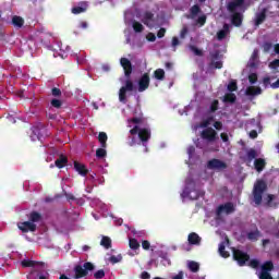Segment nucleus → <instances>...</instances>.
Returning a JSON list of instances; mask_svg holds the SVG:
<instances>
[{
  "label": "nucleus",
  "instance_id": "864d4df0",
  "mask_svg": "<svg viewBox=\"0 0 279 279\" xmlns=\"http://www.w3.org/2000/svg\"><path fill=\"white\" fill-rule=\"evenodd\" d=\"M279 68V59H275L272 62L269 63V69L276 70Z\"/></svg>",
  "mask_w": 279,
  "mask_h": 279
},
{
  "label": "nucleus",
  "instance_id": "c756f323",
  "mask_svg": "<svg viewBox=\"0 0 279 279\" xmlns=\"http://www.w3.org/2000/svg\"><path fill=\"white\" fill-rule=\"evenodd\" d=\"M258 236H260V231H251L247 233L248 241H258Z\"/></svg>",
  "mask_w": 279,
  "mask_h": 279
},
{
  "label": "nucleus",
  "instance_id": "a19ab883",
  "mask_svg": "<svg viewBox=\"0 0 279 279\" xmlns=\"http://www.w3.org/2000/svg\"><path fill=\"white\" fill-rule=\"evenodd\" d=\"M209 66H211V69H223V62H221V61H211Z\"/></svg>",
  "mask_w": 279,
  "mask_h": 279
},
{
  "label": "nucleus",
  "instance_id": "e433bc0d",
  "mask_svg": "<svg viewBox=\"0 0 279 279\" xmlns=\"http://www.w3.org/2000/svg\"><path fill=\"white\" fill-rule=\"evenodd\" d=\"M218 110H219V100L215 99L209 107V112H217Z\"/></svg>",
  "mask_w": 279,
  "mask_h": 279
},
{
  "label": "nucleus",
  "instance_id": "b1692460",
  "mask_svg": "<svg viewBox=\"0 0 279 279\" xmlns=\"http://www.w3.org/2000/svg\"><path fill=\"white\" fill-rule=\"evenodd\" d=\"M22 267H36V265H45V263L43 262H34V260H31V259H23L22 263H21Z\"/></svg>",
  "mask_w": 279,
  "mask_h": 279
},
{
  "label": "nucleus",
  "instance_id": "9b49d317",
  "mask_svg": "<svg viewBox=\"0 0 279 279\" xmlns=\"http://www.w3.org/2000/svg\"><path fill=\"white\" fill-rule=\"evenodd\" d=\"M19 230H21L24 233L27 232H36V223H33L32 221H24V222H20L17 225Z\"/></svg>",
  "mask_w": 279,
  "mask_h": 279
},
{
  "label": "nucleus",
  "instance_id": "69168bd1",
  "mask_svg": "<svg viewBox=\"0 0 279 279\" xmlns=\"http://www.w3.org/2000/svg\"><path fill=\"white\" fill-rule=\"evenodd\" d=\"M250 265H251V267H253V269H256V267H258L259 263L257 259H252L250 262Z\"/></svg>",
  "mask_w": 279,
  "mask_h": 279
},
{
  "label": "nucleus",
  "instance_id": "ddd939ff",
  "mask_svg": "<svg viewBox=\"0 0 279 279\" xmlns=\"http://www.w3.org/2000/svg\"><path fill=\"white\" fill-rule=\"evenodd\" d=\"M202 193L197 192V191H191L189 190V187H185L183 190V192L181 193V197L183 199H186V197H190L191 199L195 201V199H199Z\"/></svg>",
  "mask_w": 279,
  "mask_h": 279
},
{
  "label": "nucleus",
  "instance_id": "39448f33",
  "mask_svg": "<svg viewBox=\"0 0 279 279\" xmlns=\"http://www.w3.org/2000/svg\"><path fill=\"white\" fill-rule=\"evenodd\" d=\"M131 136L138 135L140 141L145 145L151 138V131L149 129H141L138 125H135L133 129L130 130Z\"/></svg>",
  "mask_w": 279,
  "mask_h": 279
},
{
  "label": "nucleus",
  "instance_id": "58836bf2",
  "mask_svg": "<svg viewBox=\"0 0 279 279\" xmlns=\"http://www.w3.org/2000/svg\"><path fill=\"white\" fill-rule=\"evenodd\" d=\"M211 121H214L213 117L207 118L206 120L201 122L199 128H204L205 130L208 129V125H210Z\"/></svg>",
  "mask_w": 279,
  "mask_h": 279
},
{
  "label": "nucleus",
  "instance_id": "8fccbe9b",
  "mask_svg": "<svg viewBox=\"0 0 279 279\" xmlns=\"http://www.w3.org/2000/svg\"><path fill=\"white\" fill-rule=\"evenodd\" d=\"M128 123H134L135 125H138V123H143V118H131L128 120Z\"/></svg>",
  "mask_w": 279,
  "mask_h": 279
},
{
  "label": "nucleus",
  "instance_id": "4be33fe9",
  "mask_svg": "<svg viewBox=\"0 0 279 279\" xmlns=\"http://www.w3.org/2000/svg\"><path fill=\"white\" fill-rule=\"evenodd\" d=\"M223 104H236V95L232 92L225 94Z\"/></svg>",
  "mask_w": 279,
  "mask_h": 279
},
{
  "label": "nucleus",
  "instance_id": "49530a36",
  "mask_svg": "<svg viewBox=\"0 0 279 279\" xmlns=\"http://www.w3.org/2000/svg\"><path fill=\"white\" fill-rule=\"evenodd\" d=\"M263 49L265 53H269L274 49V45L271 43H264Z\"/></svg>",
  "mask_w": 279,
  "mask_h": 279
},
{
  "label": "nucleus",
  "instance_id": "de8ad7c7",
  "mask_svg": "<svg viewBox=\"0 0 279 279\" xmlns=\"http://www.w3.org/2000/svg\"><path fill=\"white\" fill-rule=\"evenodd\" d=\"M94 278H96V279L106 278V271L104 269L97 270L94 274Z\"/></svg>",
  "mask_w": 279,
  "mask_h": 279
},
{
  "label": "nucleus",
  "instance_id": "13d9d810",
  "mask_svg": "<svg viewBox=\"0 0 279 279\" xmlns=\"http://www.w3.org/2000/svg\"><path fill=\"white\" fill-rule=\"evenodd\" d=\"M129 146L134 147L136 145V137L135 136H129Z\"/></svg>",
  "mask_w": 279,
  "mask_h": 279
},
{
  "label": "nucleus",
  "instance_id": "3c124183",
  "mask_svg": "<svg viewBox=\"0 0 279 279\" xmlns=\"http://www.w3.org/2000/svg\"><path fill=\"white\" fill-rule=\"evenodd\" d=\"M51 94L53 97H60L62 95V90H60V88H58V87H53L51 89Z\"/></svg>",
  "mask_w": 279,
  "mask_h": 279
},
{
  "label": "nucleus",
  "instance_id": "0e129e2a",
  "mask_svg": "<svg viewBox=\"0 0 279 279\" xmlns=\"http://www.w3.org/2000/svg\"><path fill=\"white\" fill-rule=\"evenodd\" d=\"M197 23H199V25H205L206 24V15L199 16L197 20Z\"/></svg>",
  "mask_w": 279,
  "mask_h": 279
},
{
  "label": "nucleus",
  "instance_id": "052dcab7",
  "mask_svg": "<svg viewBox=\"0 0 279 279\" xmlns=\"http://www.w3.org/2000/svg\"><path fill=\"white\" fill-rule=\"evenodd\" d=\"M220 138L223 143H228V141H230V137L228 136V133H221Z\"/></svg>",
  "mask_w": 279,
  "mask_h": 279
},
{
  "label": "nucleus",
  "instance_id": "473e14b6",
  "mask_svg": "<svg viewBox=\"0 0 279 279\" xmlns=\"http://www.w3.org/2000/svg\"><path fill=\"white\" fill-rule=\"evenodd\" d=\"M129 246L131 250H138V247H141V244L138 243L137 239H130L129 240Z\"/></svg>",
  "mask_w": 279,
  "mask_h": 279
},
{
  "label": "nucleus",
  "instance_id": "6e6552de",
  "mask_svg": "<svg viewBox=\"0 0 279 279\" xmlns=\"http://www.w3.org/2000/svg\"><path fill=\"white\" fill-rule=\"evenodd\" d=\"M201 137L203 138V141H208V143H215V141H217V138H219L217 136V131H215V129H213V128H207V129L203 130L201 132Z\"/></svg>",
  "mask_w": 279,
  "mask_h": 279
},
{
  "label": "nucleus",
  "instance_id": "423d86ee",
  "mask_svg": "<svg viewBox=\"0 0 279 279\" xmlns=\"http://www.w3.org/2000/svg\"><path fill=\"white\" fill-rule=\"evenodd\" d=\"M234 210H236L234 208V204L228 202V203L221 204L217 207L216 215H217V217H221V215H232V213H234Z\"/></svg>",
  "mask_w": 279,
  "mask_h": 279
},
{
  "label": "nucleus",
  "instance_id": "09e8293b",
  "mask_svg": "<svg viewBox=\"0 0 279 279\" xmlns=\"http://www.w3.org/2000/svg\"><path fill=\"white\" fill-rule=\"evenodd\" d=\"M263 85H264L265 88H269V86H271V77L265 76L263 78Z\"/></svg>",
  "mask_w": 279,
  "mask_h": 279
},
{
  "label": "nucleus",
  "instance_id": "5fc2aeb1",
  "mask_svg": "<svg viewBox=\"0 0 279 279\" xmlns=\"http://www.w3.org/2000/svg\"><path fill=\"white\" fill-rule=\"evenodd\" d=\"M247 158H248V160H254V158H256V150L255 149H250L247 151Z\"/></svg>",
  "mask_w": 279,
  "mask_h": 279
},
{
  "label": "nucleus",
  "instance_id": "1a4fd4ad",
  "mask_svg": "<svg viewBox=\"0 0 279 279\" xmlns=\"http://www.w3.org/2000/svg\"><path fill=\"white\" fill-rule=\"evenodd\" d=\"M150 82H151V80L149 78V73H144L137 82L138 93H145V90H147V88H149Z\"/></svg>",
  "mask_w": 279,
  "mask_h": 279
},
{
  "label": "nucleus",
  "instance_id": "a878e982",
  "mask_svg": "<svg viewBox=\"0 0 279 279\" xmlns=\"http://www.w3.org/2000/svg\"><path fill=\"white\" fill-rule=\"evenodd\" d=\"M100 245L105 247V250H110V247H112V240L109 236L104 235Z\"/></svg>",
  "mask_w": 279,
  "mask_h": 279
},
{
  "label": "nucleus",
  "instance_id": "4468645a",
  "mask_svg": "<svg viewBox=\"0 0 279 279\" xmlns=\"http://www.w3.org/2000/svg\"><path fill=\"white\" fill-rule=\"evenodd\" d=\"M142 23L147 27H154L156 25L154 20V13L151 11H146L143 15Z\"/></svg>",
  "mask_w": 279,
  "mask_h": 279
},
{
  "label": "nucleus",
  "instance_id": "c9c22d12",
  "mask_svg": "<svg viewBox=\"0 0 279 279\" xmlns=\"http://www.w3.org/2000/svg\"><path fill=\"white\" fill-rule=\"evenodd\" d=\"M133 29L134 32H136L137 34H141V32H143V29H145V27H143V24H141V22H133Z\"/></svg>",
  "mask_w": 279,
  "mask_h": 279
},
{
  "label": "nucleus",
  "instance_id": "4c0bfd02",
  "mask_svg": "<svg viewBox=\"0 0 279 279\" xmlns=\"http://www.w3.org/2000/svg\"><path fill=\"white\" fill-rule=\"evenodd\" d=\"M190 12L192 14V16H197V14H199V12H202V9L199 8V5L194 4L191 9Z\"/></svg>",
  "mask_w": 279,
  "mask_h": 279
},
{
  "label": "nucleus",
  "instance_id": "c03bdc74",
  "mask_svg": "<svg viewBox=\"0 0 279 279\" xmlns=\"http://www.w3.org/2000/svg\"><path fill=\"white\" fill-rule=\"evenodd\" d=\"M52 108H62V100L53 98L50 101Z\"/></svg>",
  "mask_w": 279,
  "mask_h": 279
},
{
  "label": "nucleus",
  "instance_id": "412c9836",
  "mask_svg": "<svg viewBox=\"0 0 279 279\" xmlns=\"http://www.w3.org/2000/svg\"><path fill=\"white\" fill-rule=\"evenodd\" d=\"M263 93V89L260 87H254V86H248L245 90V95L247 97H254L256 95H260Z\"/></svg>",
  "mask_w": 279,
  "mask_h": 279
},
{
  "label": "nucleus",
  "instance_id": "774afa93",
  "mask_svg": "<svg viewBox=\"0 0 279 279\" xmlns=\"http://www.w3.org/2000/svg\"><path fill=\"white\" fill-rule=\"evenodd\" d=\"M187 154H189V156H193V154H195V146H190L187 148Z\"/></svg>",
  "mask_w": 279,
  "mask_h": 279
},
{
  "label": "nucleus",
  "instance_id": "a18cd8bd",
  "mask_svg": "<svg viewBox=\"0 0 279 279\" xmlns=\"http://www.w3.org/2000/svg\"><path fill=\"white\" fill-rule=\"evenodd\" d=\"M248 82H250V84H256V82H258V74L251 73L248 75Z\"/></svg>",
  "mask_w": 279,
  "mask_h": 279
},
{
  "label": "nucleus",
  "instance_id": "6e6d98bb",
  "mask_svg": "<svg viewBox=\"0 0 279 279\" xmlns=\"http://www.w3.org/2000/svg\"><path fill=\"white\" fill-rule=\"evenodd\" d=\"M146 38L148 43H156V35L154 33H148Z\"/></svg>",
  "mask_w": 279,
  "mask_h": 279
},
{
  "label": "nucleus",
  "instance_id": "f257e3e1",
  "mask_svg": "<svg viewBox=\"0 0 279 279\" xmlns=\"http://www.w3.org/2000/svg\"><path fill=\"white\" fill-rule=\"evenodd\" d=\"M120 64L124 71V77H126V81L124 83V86H122L119 90V100L122 102H125L128 100V93H133V90H136V87L134 86V82H132V61L128 58H121Z\"/></svg>",
  "mask_w": 279,
  "mask_h": 279
},
{
  "label": "nucleus",
  "instance_id": "a211bd4d",
  "mask_svg": "<svg viewBox=\"0 0 279 279\" xmlns=\"http://www.w3.org/2000/svg\"><path fill=\"white\" fill-rule=\"evenodd\" d=\"M28 221H31V223H40V221H43V214L33 210L28 214Z\"/></svg>",
  "mask_w": 279,
  "mask_h": 279
},
{
  "label": "nucleus",
  "instance_id": "603ef678",
  "mask_svg": "<svg viewBox=\"0 0 279 279\" xmlns=\"http://www.w3.org/2000/svg\"><path fill=\"white\" fill-rule=\"evenodd\" d=\"M228 36V33H226V31H219L218 33H217V38H218V40H223V38H226Z\"/></svg>",
  "mask_w": 279,
  "mask_h": 279
},
{
  "label": "nucleus",
  "instance_id": "cd10ccee",
  "mask_svg": "<svg viewBox=\"0 0 279 279\" xmlns=\"http://www.w3.org/2000/svg\"><path fill=\"white\" fill-rule=\"evenodd\" d=\"M254 165H255L256 171H258V173H260V171H263V169H265L266 162H265V159L258 158V159H255Z\"/></svg>",
  "mask_w": 279,
  "mask_h": 279
},
{
  "label": "nucleus",
  "instance_id": "bb28decb",
  "mask_svg": "<svg viewBox=\"0 0 279 279\" xmlns=\"http://www.w3.org/2000/svg\"><path fill=\"white\" fill-rule=\"evenodd\" d=\"M218 251H219L220 256H222V258L230 257V253L228 251H226V242H221L219 244Z\"/></svg>",
  "mask_w": 279,
  "mask_h": 279
},
{
  "label": "nucleus",
  "instance_id": "ea45409f",
  "mask_svg": "<svg viewBox=\"0 0 279 279\" xmlns=\"http://www.w3.org/2000/svg\"><path fill=\"white\" fill-rule=\"evenodd\" d=\"M110 263H112V265H117V263H121V260H123V256L121 255H112L110 258H109Z\"/></svg>",
  "mask_w": 279,
  "mask_h": 279
},
{
  "label": "nucleus",
  "instance_id": "2eb2a0df",
  "mask_svg": "<svg viewBox=\"0 0 279 279\" xmlns=\"http://www.w3.org/2000/svg\"><path fill=\"white\" fill-rule=\"evenodd\" d=\"M208 169H228V165L219 159H211L207 162Z\"/></svg>",
  "mask_w": 279,
  "mask_h": 279
},
{
  "label": "nucleus",
  "instance_id": "72a5a7b5",
  "mask_svg": "<svg viewBox=\"0 0 279 279\" xmlns=\"http://www.w3.org/2000/svg\"><path fill=\"white\" fill-rule=\"evenodd\" d=\"M106 156H108L106 147H101L96 150V158H106Z\"/></svg>",
  "mask_w": 279,
  "mask_h": 279
},
{
  "label": "nucleus",
  "instance_id": "7c9ffc66",
  "mask_svg": "<svg viewBox=\"0 0 279 279\" xmlns=\"http://www.w3.org/2000/svg\"><path fill=\"white\" fill-rule=\"evenodd\" d=\"M154 77H155V80H159L162 82V80H165V70H162V69L155 70Z\"/></svg>",
  "mask_w": 279,
  "mask_h": 279
},
{
  "label": "nucleus",
  "instance_id": "dca6fc26",
  "mask_svg": "<svg viewBox=\"0 0 279 279\" xmlns=\"http://www.w3.org/2000/svg\"><path fill=\"white\" fill-rule=\"evenodd\" d=\"M88 10V2H78L77 7H73L71 9L72 14H83V12H86Z\"/></svg>",
  "mask_w": 279,
  "mask_h": 279
},
{
  "label": "nucleus",
  "instance_id": "f8f14e48",
  "mask_svg": "<svg viewBox=\"0 0 279 279\" xmlns=\"http://www.w3.org/2000/svg\"><path fill=\"white\" fill-rule=\"evenodd\" d=\"M265 21H267V9H263L260 12H257L255 14V19H254L255 27H260V25H263Z\"/></svg>",
  "mask_w": 279,
  "mask_h": 279
},
{
  "label": "nucleus",
  "instance_id": "0eeeda50",
  "mask_svg": "<svg viewBox=\"0 0 279 279\" xmlns=\"http://www.w3.org/2000/svg\"><path fill=\"white\" fill-rule=\"evenodd\" d=\"M233 259L243 267L247 260H250V255L241 250L233 248Z\"/></svg>",
  "mask_w": 279,
  "mask_h": 279
},
{
  "label": "nucleus",
  "instance_id": "20e7f679",
  "mask_svg": "<svg viewBox=\"0 0 279 279\" xmlns=\"http://www.w3.org/2000/svg\"><path fill=\"white\" fill-rule=\"evenodd\" d=\"M88 271H95V264L90 262H86L82 265H76L74 267V278L75 279H81V278H86L88 276Z\"/></svg>",
  "mask_w": 279,
  "mask_h": 279
},
{
  "label": "nucleus",
  "instance_id": "9d476101",
  "mask_svg": "<svg viewBox=\"0 0 279 279\" xmlns=\"http://www.w3.org/2000/svg\"><path fill=\"white\" fill-rule=\"evenodd\" d=\"M274 270V263L266 262L262 265V270L259 272V279H272L271 274L269 271Z\"/></svg>",
  "mask_w": 279,
  "mask_h": 279
},
{
  "label": "nucleus",
  "instance_id": "5701e85b",
  "mask_svg": "<svg viewBox=\"0 0 279 279\" xmlns=\"http://www.w3.org/2000/svg\"><path fill=\"white\" fill-rule=\"evenodd\" d=\"M12 25H14V27L21 28L23 25H25V20H23L21 16L14 15L12 17Z\"/></svg>",
  "mask_w": 279,
  "mask_h": 279
},
{
  "label": "nucleus",
  "instance_id": "bf43d9fd",
  "mask_svg": "<svg viewBox=\"0 0 279 279\" xmlns=\"http://www.w3.org/2000/svg\"><path fill=\"white\" fill-rule=\"evenodd\" d=\"M142 247H143V250H149V247H151V244L149 243V241L144 240L142 242Z\"/></svg>",
  "mask_w": 279,
  "mask_h": 279
},
{
  "label": "nucleus",
  "instance_id": "aec40b11",
  "mask_svg": "<svg viewBox=\"0 0 279 279\" xmlns=\"http://www.w3.org/2000/svg\"><path fill=\"white\" fill-rule=\"evenodd\" d=\"M69 163V158L64 155H60L58 159H56L54 165L58 167V169H64L66 165Z\"/></svg>",
  "mask_w": 279,
  "mask_h": 279
},
{
  "label": "nucleus",
  "instance_id": "393cba45",
  "mask_svg": "<svg viewBox=\"0 0 279 279\" xmlns=\"http://www.w3.org/2000/svg\"><path fill=\"white\" fill-rule=\"evenodd\" d=\"M98 141L101 147H108V134H106V132H100L98 134Z\"/></svg>",
  "mask_w": 279,
  "mask_h": 279
},
{
  "label": "nucleus",
  "instance_id": "37998d69",
  "mask_svg": "<svg viewBox=\"0 0 279 279\" xmlns=\"http://www.w3.org/2000/svg\"><path fill=\"white\" fill-rule=\"evenodd\" d=\"M190 51H193L194 56H204V52L193 45H190Z\"/></svg>",
  "mask_w": 279,
  "mask_h": 279
},
{
  "label": "nucleus",
  "instance_id": "f3484780",
  "mask_svg": "<svg viewBox=\"0 0 279 279\" xmlns=\"http://www.w3.org/2000/svg\"><path fill=\"white\" fill-rule=\"evenodd\" d=\"M74 169L80 175H83V178H86L88 175V169H86V166L84 163L74 161Z\"/></svg>",
  "mask_w": 279,
  "mask_h": 279
},
{
  "label": "nucleus",
  "instance_id": "2f4dec72",
  "mask_svg": "<svg viewBox=\"0 0 279 279\" xmlns=\"http://www.w3.org/2000/svg\"><path fill=\"white\" fill-rule=\"evenodd\" d=\"M189 269L193 274H197V271H199V264L197 262H190L189 263Z\"/></svg>",
  "mask_w": 279,
  "mask_h": 279
},
{
  "label": "nucleus",
  "instance_id": "e2e57ef3",
  "mask_svg": "<svg viewBox=\"0 0 279 279\" xmlns=\"http://www.w3.org/2000/svg\"><path fill=\"white\" fill-rule=\"evenodd\" d=\"M186 34H189V28L187 27L182 28L180 33V38H186Z\"/></svg>",
  "mask_w": 279,
  "mask_h": 279
},
{
  "label": "nucleus",
  "instance_id": "c85d7f7f",
  "mask_svg": "<svg viewBox=\"0 0 279 279\" xmlns=\"http://www.w3.org/2000/svg\"><path fill=\"white\" fill-rule=\"evenodd\" d=\"M227 90H229V93H236V90H239V85L236 84L235 80H231L229 82Z\"/></svg>",
  "mask_w": 279,
  "mask_h": 279
},
{
  "label": "nucleus",
  "instance_id": "4d7b16f0",
  "mask_svg": "<svg viewBox=\"0 0 279 279\" xmlns=\"http://www.w3.org/2000/svg\"><path fill=\"white\" fill-rule=\"evenodd\" d=\"M165 34H167V29H166V28H160V29L157 32V37H158V38H165Z\"/></svg>",
  "mask_w": 279,
  "mask_h": 279
},
{
  "label": "nucleus",
  "instance_id": "680f3d73",
  "mask_svg": "<svg viewBox=\"0 0 279 279\" xmlns=\"http://www.w3.org/2000/svg\"><path fill=\"white\" fill-rule=\"evenodd\" d=\"M214 128H215V130H222L223 123H221V121H216L214 123Z\"/></svg>",
  "mask_w": 279,
  "mask_h": 279
},
{
  "label": "nucleus",
  "instance_id": "f704fd0d",
  "mask_svg": "<svg viewBox=\"0 0 279 279\" xmlns=\"http://www.w3.org/2000/svg\"><path fill=\"white\" fill-rule=\"evenodd\" d=\"M32 132L34 135H31V137L33 138V141L35 138H38V141H40V129L38 126H33L32 128Z\"/></svg>",
  "mask_w": 279,
  "mask_h": 279
},
{
  "label": "nucleus",
  "instance_id": "7ed1b4c3",
  "mask_svg": "<svg viewBox=\"0 0 279 279\" xmlns=\"http://www.w3.org/2000/svg\"><path fill=\"white\" fill-rule=\"evenodd\" d=\"M265 191H267V183L265 181L259 180L254 184L253 201L256 206L263 204V193H265Z\"/></svg>",
  "mask_w": 279,
  "mask_h": 279
},
{
  "label": "nucleus",
  "instance_id": "f03ea898",
  "mask_svg": "<svg viewBox=\"0 0 279 279\" xmlns=\"http://www.w3.org/2000/svg\"><path fill=\"white\" fill-rule=\"evenodd\" d=\"M245 5V0H233L227 4V10L231 15V23L234 27H241L243 25V13L236 12L239 8Z\"/></svg>",
  "mask_w": 279,
  "mask_h": 279
},
{
  "label": "nucleus",
  "instance_id": "79ce46f5",
  "mask_svg": "<svg viewBox=\"0 0 279 279\" xmlns=\"http://www.w3.org/2000/svg\"><path fill=\"white\" fill-rule=\"evenodd\" d=\"M220 53L221 52H219V50H215V51L210 52L209 56H210L211 62L219 60Z\"/></svg>",
  "mask_w": 279,
  "mask_h": 279
},
{
  "label": "nucleus",
  "instance_id": "6ab92c4d",
  "mask_svg": "<svg viewBox=\"0 0 279 279\" xmlns=\"http://www.w3.org/2000/svg\"><path fill=\"white\" fill-rule=\"evenodd\" d=\"M187 241L190 245H199V243H202V238L199 236V234L192 232L189 234Z\"/></svg>",
  "mask_w": 279,
  "mask_h": 279
},
{
  "label": "nucleus",
  "instance_id": "338daca9",
  "mask_svg": "<svg viewBox=\"0 0 279 279\" xmlns=\"http://www.w3.org/2000/svg\"><path fill=\"white\" fill-rule=\"evenodd\" d=\"M141 278H142V279H149V278H151V275H149V272H147V271H143V272L141 274Z\"/></svg>",
  "mask_w": 279,
  "mask_h": 279
}]
</instances>
